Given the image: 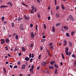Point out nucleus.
<instances>
[{
  "label": "nucleus",
  "mask_w": 76,
  "mask_h": 76,
  "mask_svg": "<svg viewBox=\"0 0 76 76\" xmlns=\"http://www.w3.org/2000/svg\"><path fill=\"white\" fill-rule=\"evenodd\" d=\"M68 50H69V48L66 47L65 48V53L66 56H68V55L70 56V54H71V53L69 52L68 53Z\"/></svg>",
  "instance_id": "1"
},
{
  "label": "nucleus",
  "mask_w": 76,
  "mask_h": 76,
  "mask_svg": "<svg viewBox=\"0 0 76 76\" xmlns=\"http://www.w3.org/2000/svg\"><path fill=\"white\" fill-rule=\"evenodd\" d=\"M32 9L31 10L34 11V12H37V9H36V7H34V6H31Z\"/></svg>",
  "instance_id": "2"
},
{
  "label": "nucleus",
  "mask_w": 76,
  "mask_h": 76,
  "mask_svg": "<svg viewBox=\"0 0 76 76\" xmlns=\"http://www.w3.org/2000/svg\"><path fill=\"white\" fill-rule=\"evenodd\" d=\"M24 17L25 19H26V20H29V17L28 16H26V15H24Z\"/></svg>",
  "instance_id": "3"
},
{
  "label": "nucleus",
  "mask_w": 76,
  "mask_h": 76,
  "mask_svg": "<svg viewBox=\"0 0 76 76\" xmlns=\"http://www.w3.org/2000/svg\"><path fill=\"white\" fill-rule=\"evenodd\" d=\"M69 18L70 19L72 20V21H75V20L74 19V18L72 17V15H69Z\"/></svg>",
  "instance_id": "4"
},
{
  "label": "nucleus",
  "mask_w": 76,
  "mask_h": 76,
  "mask_svg": "<svg viewBox=\"0 0 76 76\" xmlns=\"http://www.w3.org/2000/svg\"><path fill=\"white\" fill-rule=\"evenodd\" d=\"M31 37L32 38H34L35 37V35L34 34V32H32L31 33Z\"/></svg>",
  "instance_id": "5"
},
{
  "label": "nucleus",
  "mask_w": 76,
  "mask_h": 76,
  "mask_svg": "<svg viewBox=\"0 0 76 76\" xmlns=\"http://www.w3.org/2000/svg\"><path fill=\"white\" fill-rule=\"evenodd\" d=\"M26 67V65L25 64H23L22 65V66L21 68V69H25Z\"/></svg>",
  "instance_id": "6"
},
{
  "label": "nucleus",
  "mask_w": 76,
  "mask_h": 76,
  "mask_svg": "<svg viewBox=\"0 0 76 76\" xmlns=\"http://www.w3.org/2000/svg\"><path fill=\"white\" fill-rule=\"evenodd\" d=\"M42 66H46V65L47 64V63H46V62H42Z\"/></svg>",
  "instance_id": "7"
},
{
  "label": "nucleus",
  "mask_w": 76,
  "mask_h": 76,
  "mask_svg": "<svg viewBox=\"0 0 76 76\" xmlns=\"http://www.w3.org/2000/svg\"><path fill=\"white\" fill-rule=\"evenodd\" d=\"M23 19V18H20V17H18V21H20L21 22L22 20H22Z\"/></svg>",
  "instance_id": "8"
},
{
  "label": "nucleus",
  "mask_w": 76,
  "mask_h": 76,
  "mask_svg": "<svg viewBox=\"0 0 76 76\" xmlns=\"http://www.w3.org/2000/svg\"><path fill=\"white\" fill-rule=\"evenodd\" d=\"M7 6L1 5L0 6V8L1 9L3 7H7Z\"/></svg>",
  "instance_id": "9"
},
{
  "label": "nucleus",
  "mask_w": 76,
  "mask_h": 76,
  "mask_svg": "<svg viewBox=\"0 0 76 76\" xmlns=\"http://www.w3.org/2000/svg\"><path fill=\"white\" fill-rule=\"evenodd\" d=\"M29 70L30 71V72L31 73V74H33V73H34L33 69H30Z\"/></svg>",
  "instance_id": "10"
},
{
  "label": "nucleus",
  "mask_w": 76,
  "mask_h": 76,
  "mask_svg": "<svg viewBox=\"0 0 76 76\" xmlns=\"http://www.w3.org/2000/svg\"><path fill=\"white\" fill-rule=\"evenodd\" d=\"M64 45H65V46L67 45V41H66V40L64 41Z\"/></svg>",
  "instance_id": "11"
},
{
  "label": "nucleus",
  "mask_w": 76,
  "mask_h": 76,
  "mask_svg": "<svg viewBox=\"0 0 76 76\" xmlns=\"http://www.w3.org/2000/svg\"><path fill=\"white\" fill-rule=\"evenodd\" d=\"M1 40L2 41V42H1V44H4V42H5V41H4V39H1Z\"/></svg>",
  "instance_id": "12"
},
{
  "label": "nucleus",
  "mask_w": 76,
  "mask_h": 76,
  "mask_svg": "<svg viewBox=\"0 0 76 76\" xmlns=\"http://www.w3.org/2000/svg\"><path fill=\"white\" fill-rule=\"evenodd\" d=\"M8 4L9 5H10L11 6H13V4H12V2H7Z\"/></svg>",
  "instance_id": "13"
},
{
  "label": "nucleus",
  "mask_w": 76,
  "mask_h": 76,
  "mask_svg": "<svg viewBox=\"0 0 76 76\" xmlns=\"http://www.w3.org/2000/svg\"><path fill=\"white\" fill-rule=\"evenodd\" d=\"M25 60H26V61H28L29 60V58L28 57H26L25 58Z\"/></svg>",
  "instance_id": "14"
},
{
  "label": "nucleus",
  "mask_w": 76,
  "mask_h": 76,
  "mask_svg": "<svg viewBox=\"0 0 76 76\" xmlns=\"http://www.w3.org/2000/svg\"><path fill=\"white\" fill-rule=\"evenodd\" d=\"M5 41L6 43L9 42L10 41L9 39H6Z\"/></svg>",
  "instance_id": "15"
},
{
  "label": "nucleus",
  "mask_w": 76,
  "mask_h": 76,
  "mask_svg": "<svg viewBox=\"0 0 76 76\" xmlns=\"http://www.w3.org/2000/svg\"><path fill=\"white\" fill-rule=\"evenodd\" d=\"M52 31L53 32H55V28H54V26L52 27Z\"/></svg>",
  "instance_id": "16"
},
{
  "label": "nucleus",
  "mask_w": 76,
  "mask_h": 76,
  "mask_svg": "<svg viewBox=\"0 0 76 76\" xmlns=\"http://www.w3.org/2000/svg\"><path fill=\"white\" fill-rule=\"evenodd\" d=\"M60 25H61V24L60 23H58L56 24V26H60Z\"/></svg>",
  "instance_id": "17"
},
{
  "label": "nucleus",
  "mask_w": 76,
  "mask_h": 76,
  "mask_svg": "<svg viewBox=\"0 0 76 76\" xmlns=\"http://www.w3.org/2000/svg\"><path fill=\"white\" fill-rule=\"evenodd\" d=\"M69 43L70 47H72V43H71L70 41L69 42Z\"/></svg>",
  "instance_id": "18"
},
{
  "label": "nucleus",
  "mask_w": 76,
  "mask_h": 76,
  "mask_svg": "<svg viewBox=\"0 0 76 76\" xmlns=\"http://www.w3.org/2000/svg\"><path fill=\"white\" fill-rule=\"evenodd\" d=\"M49 68L50 69H54V67L53 66H50L49 67Z\"/></svg>",
  "instance_id": "19"
},
{
  "label": "nucleus",
  "mask_w": 76,
  "mask_h": 76,
  "mask_svg": "<svg viewBox=\"0 0 76 76\" xmlns=\"http://www.w3.org/2000/svg\"><path fill=\"white\" fill-rule=\"evenodd\" d=\"M66 35L67 37H70V35H69V34L68 33H66Z\"/></svg>",
  "instance_id": "20"
},
{
  "label": "nucleus",
  "mask_w": 76,
  "mask_h": 76,
  "mask_svg": "<svg viewBox=\"0 0 76 76\" xmlns=\"http://www.w3.org/2000/svg\"><path fill=\"white\" fill-rule=\"evenodd\" d=\"M55 63H56V62H55V61H53V62H50V63L51 64V65H53V64H54Z\"/></svg>",
  "instance_id": "21"
},
{
  "label": "nucleus",
  "mask_w": 76,
  "mask_h": 76,
  "mask_svg": "<svg viewBox=\"0 0 76 76\" xmlns=\"http://www.w3.org/2000/svg\"><path fill=\"white\" fill-rule=\"evenodd\" d=\"M22 50L23 51H25L26 49L24 48V47H22Z\"/></svg>",
  "instance_id": "22"
},
{
  "label": "nucleus",
  "mask_w": 76,
  "mask_h": 76,
  "mask_svg": "<svg viewBox=\"0 0 76 76\" xmlns=\"http://www.w3.org/2000/svg\"><path fill=\"white\" fill-rule=\"evenodd\" d=\"M61 56H62V58H63V60H64V55L63 54V53L61 54Z\"/></svg>",
  "instance_id": "23"
},
{
  "label": "nucleus",
  "mask_w": 76,
  "mask_h": 76,
  "mask_svg": "<svg viewBox=\"0 0 76 76\" xmlns=\"http://www.w3.org/2000/svg\"><path fill=\"white\" fill-rule=\"evenodd\" d=\"M61 7L62 9L63 10L64 9H65V7H64V5L63 4H61Z\"/></svg>",
  "instance_id": "24"
},
{
  "label": "nucleus",
  "mask_w": 76,
  "mask_h": 76,
  "mask_svg": "<svg viewBox=\"0 0 76 76\" xmlns=\"http://www.w3.org/2000/svg\"><path fill=\"white\" fill-rule=\"evenodd\" d=\"M20 29L21 31H23L24 30V28H23V27H20Z\"/></svg>",
  "instance_id": "25"
},
{
  "label": "nucleus",
  "mask_w": 76,
  "mask_h": 76,
  "mask_svg": "<svg viewBox=\"0 0 76 76\" xmlns=\"http://www.w3.org/2000/svg\"><path fill=\"white\" fill-rule=\"evenodd\" d=\"M11 24L12 25V27H14L15 26H14V25H15V23H14L13 22Z\"/></svg>",
  "instance_id": "26"
},
{
  "label": "nucleus",
  "mask_w": 76,
  "mask_h": 76,
  "mask_svg": "<svg viewBox=\"0 0 76 76\" xmlns=\"http://www.w3.org/2000/svg\"><path fill=\"white\" fill-rule=\"evenodd\" d=\"M51 47V49L52 50L54 48V46L53 45H52L50 47Z\"/></svg>",
  "instance_id": "27"
},
{
  "label": "nucleus",
  "mask_w": 76,
  "mask_h": 76,
  "mask_svg": "<svg viewBox=\"0 0 76 76\" xmlns=\"http://www.w3.org/2000/svg\"><path fill=\"white\" fill-rule=\"evenodd\" d=\"M54 66L55 67H56V68H58V65H54Z\"/></svg>",
  "instance_id": "28"
},
{
  "label": "nucleus",
  "mask_w": 76,
  "mask_h": 76,
  "mask_svg": "<svg viewBox=\"0 0 76 76\" xmlns=\"http://www.w3.org/2000/svg\"><path fill=\"white\" fill-rule=\"evenodd\" d=\"M53 45V43L52 42H50V43L49 45V47H50V46H51L52 45Z\"/></svg>",
  "instance_id": "29"
},
{
  "label": "nucleus",
  "mask_w": 76,
  "mask_h": 76,
  "mask_svg": "<svg viewBox=\"0 0 76 76\" xmlns=\"http://www.w3.org/2000/svg\"><path fill=\"white\" fill-rule=\"evenodd\" d=\"M15 51H18L19 50V49L17 48V47L15 48V50H14Z\"/></svg>",
  "instance_id": "30"
},
{
  "label": "nucleus",
  "mask_w": 76,
  "mask_h": 76,
  "mask_svg": "<svg viewBox=\"0 0 76 76\" xmlns=\"http://www.w3.org/2000/svg\"><path fill=\"white\" fill-rule=\"evenodd\" d=\"M17 64H18V65H19V66H20V61H18L17 62Z\"/></svg>",
  "instance_id": "31"
},
{
  "label": "nucleus",
  "mask_w": 76,
  "mask_h": 76,
  "mask_svg": "<svg viewBox=\"0 0 76 76\" xmlns=\"http://www.w3.org/2000/svg\"><path fill=\"white\" fill-rule=\"evenodd\" d=\"M57 73V69H56L55 71V74L56 75Z\"/></svg>",
  "instance_id": "32"
},
{
  "label": "nucleus",
  "mask_w": 76,
  "mask_h": 76,
  "mask_svg": "<svg viewBox=\"0 0 76 76\" xmlns=\"http://www.w3.org/2000/svg\"><path fill=\"white\" fill-rule=\"evenodd\" d=\"M34 66L33 65H32L31 66V69H32L33 70L34 69Z\"/></svg>",
  "instance_id": "33"
},
{
  "label": "nucleus",
  "mask_w": 76,
  "mask_h": 76,
  "mask_svg": "<svg viewBox=\"0 0 76 76\" xmlns=\"http://www.w3.org/2000/svg\"><path fill=\"white\" fill-rule=\"evenodd\" d=\"M59 9V6H58L56 7V10H58Z\"/></svg>",
  "instance_id": "34"
},
{
  "label": "nucleus",
  "mask_w": 76,
  "mask_h": 76,
  "mask_svg": "<svg viewBox=\"0 0 76 76\" xmlns=\"http://www.w3.org/2000/svg\"><path fill=\"white\" fill-rule=\"evenodd\" d=\"M33 46H34V45H33L32 44H31L30 45V47H31V48L33 47Z\"/></svg>",
  "instance_id": "35"
},
{
  "label": "nucleus",
  "mask_w": 76,
  "mask_h": 76,
  "mask_svg": "<svg viewBox=\"0 0 76 76\" xmlns=\"http://www.w3.org/2000/svg\"><path fill=\"white\" fill-rule=\"evenodd\" d=\"M41 55H39L38 57V59H41Z\"/></svg>",
  "instance_id": "36"
},
{
  "label": "nucleus",
  "mask_w": 76,
  "mask_h": 76,
  "mask_svg": "<svg viewBox=\"0 0 76 76\" xmlns=\"http://www.w3.org/2000/svg\"><path fill=\"white\" fill-rule=\"evenodd\" d=\"M56 15L57 18H59V17H60V15H59L58 14H56Z\"/></svg>",
  "instance_id": "37"
},
{
  "label": "nucleus",
  "mask_w": 76,
  "mask_h": 76,
  "mask_svg": "<svg viewBox=\"0 0 76 76\" xmlns=\"http://www.w3.org/2000/svg\"><path fill=\"white\" fill-rule=\"evenodd\" d=\"M72 57H73L74 58H75V57H76V56H75V55L74 54H72Z\"/></svg>",
  "instance_id": "38"
},
{
  "label": "nucleus",
  "mask_w": 76,
  "mask_h": 76,
  "mask_svg": "<svg viewBox=\"0 0 76 76\" xmlns=\"http://www.w3.org/2000/svg\"><path fill=\"white\" fill-rule=\"evenodd\" d=\"M15 38L16 39H18V38H19V37L18 35H16L15 36Z\"/></svg>",
  "instance_id": "39"
},
{
  "label": "nucleus",
  "mask_w": 76,
  "mask_h": 76,
  "mask_svg": "<svg viewBox=\"0 0 76 76\" xmlns=\"http://www.w3.org/2000/svg\"><path fill=\"white\" fill-rule=\"evenodd\" d=\"M39 13H38L37 17H38V18H41V17L40 16V15L38 14Z\"/></svg>",
  "instance_id": "40"
},
{
  "label": "nucleus",
  "mask_w": 76,
  "mask_h": 76,
  "mask_svg": "<svg viewBox=\"0 0 76 76\" xmlns=\"http://www.w3.org/2000/svg\"><path fill=\"white\" fill-rule=\"evenodd\" d=\"M64 28L65 29H68V28H67V27H66V26H64Z\"/></svg>",
  "instance_id": "41"
},
{
  "label": "nucleus",
  "mask_w": 76,
  "mask_h": 76,
  "mask_svg": "<svg viewBox=\"0 0 76 76\" xmlns=\"http://www.w3.org/2000/svg\"><path fill=\"white\" fill-rule=\"evenodd\" d=\"M4 17H2L1 18V20H4Z\"/></svg>",
  "instance_id": "42"
},
{
  "label": "nucleus",
  "mask_w": 76,
  "mask_h": 76,
  "mask_svg": "<svg viewBox=\"0 0 76 76\" xmlns=\"http://www.w3.org/2000/svg\"><path fill=\"white\" fill-rule=\"evenodd\" d=\"M14 68L16 69V68H18V66H17V65H15L14 66Z\"/></svg>",
  "instance_id": "43"
},
{
  "label": "nucleus",
  "mask_w": 76,
  "mask_h": 76,
  "mask_svg": "<svg viewBox=\"0 0 76 76\" xmlns=\"http://www.w3.org/2000/svg\"><path fill=\"white\" fill-rule=\"evenodd\" d=\"M71 35H72V36H73V35H74V32L72 31L71 32Z\"/></svg>",
  "instance_id": "44"
},
{
  "label": "nucleus",
  "mask_w": 76,
  "mask_h": 76,
  "mask_svg": "<svg viewBox=\"0 0 76 76\" xmlns=\"http://www.w3.org/2000/svg\"><path fill=\"white\" fill-rule=\"evenodd\" d=\"M34 54H31V58H34Z\"/></svg>",
  "instance_id": "45"
},
{
  "label": "nucleus",
  "mask_w": 76,
  "mask_h": 76,
  "mask_svg": "<svg viewBox=\"0 0 76 76\" xmlns=\"http://www.w3.org/2000/svg\"><path fill=\"white\" fill-rule=\"evenodd\" d=\"M44 27L45 29H46V26H45V24H44Z\"/></svg>",
  "instance_id": "46"
},
{
  "label": "nucleus",
  "mask_w": 76,
  "mask_h": 76,
  "mask_svg": "<svg viewBox=\"0 0 76 76\" xmlns=\"http://www.w3.org/2000/svg\"><path fill=\"white\" fill-rule=\"evenodd\" d=\"M3 71L4 72V73H6V69H3Z\"/></svg>",
  "instance_id": "47"
},
{
  "label": "nucleus",
  "mask_w": 76,
  "mask_h": 76,
  "mask_svg": "<svg viewBox=\"0 0 76 76\" xmlns=\"http://www.w3.org/2000/svg\"><path fill=\"white\" fill-rule=\"evenodd\" d=\"M20 28H21V27H23V24H20Z\"/></svg>",
  "instance_id": "48"
},
{
  "label": "nucleus",
  "mask_w": 76,
  "mask_h": 76,
  "mask_svg": "<svg viewBox=\"0 0 76 76\" xmlns=\"http://www.w3.org/2000/svg\"><path fill=\"white\" fill-rule=\"evenodd\" d=\"M36 31H38V26H36Z\"/></svg>",
  "instance_id": "49"
},
{
  "label": "nucleus",
  "mask_w": 76,
  "mask_h": 76,
  "mask_svg": "<svg viewBox=\"0 0 76 76\" xmlns=\"http://www.w3.org/2000/svg\"><path fill=\"white\" fill-rule=\"evenodd\" d=\"M29 57L31 58V53H30L29 54Z\"/></svg>",
  "instance_id": "50"
},
{
  "label": "nucleus",
  "mask_w": 76,
  "mask_h": 76,
  "mask_svg": "<svg viewBox=\"0 0 76 76\" xmlns=\"http://www.w3.org/2000/svg\"><path fill=\"white\" fill-rule=\"evenodd\" d=\"M48 19L49 20H50L51 19V17H48Z\"/></svg>",
  "instance_id": "51"
},
{
  "label": "nucleus",
  "mask_w": 76,
  "mask_h": 76,
  "mask_svg": "<svg viewBox=\"0 0 76 76\" xmlns=\"http://www.w3.org/2000/svg\"><path fill=\"white\" fill-rule=\"evenodd\" d=\"M30 27L31 28H32V27H33V25L32 24H30Z\"/></svg>",
  "instance_id": "52"
},
{
  "label": "nucleus",
  "mask_w": 76,
  "mask_h": 76,
  "mask_svg": "<svg viewBox=\"0 0 76 76\" xmlns=\"http://www.w3.org/2000/svg\"><path fill=\"white\" fill-rule=\"evenodd\" d=\"M33 11V10H31V14H32V13H34V11Z\"/></svg>",
  "instance_id": "53"
},
{
  "label": "nucleus",
  "mask_w": 76,
  "mask_h": 76,
  "mask_svg": "<svg viewBox=\"0 0 76 76\" xmlns=\"http://www.w3.org/2000/svg\"><path fill=\"white\" fill-rule=\"evenodd\" d=\"M5 48L6 50H8V48L7 46L5 47Z\"/></svg>",
  "instance_id": "54"
},
{
  "label": "nucleus",
  "mask_w": 76,
  "mask_h": 76,
  "mask_svg": "<svg viewBox=\"0 0 76 76\" xmlns=\"http://www.w3.org/2000/svg\"><path fill=\"white\" fill-rule=\"evenodd\" d=\"M40 50H43V48H42V47L41 46L40 47Z\"/></svg>",
  "instance_id": "55"
},
{
  "label": "nucleus",
  "mask_w": 76,
  "mask_h": 76,
  "mask_svg": "<svg viewBox=\"0 0 76 76\" xmlns=\"http://www.w3.org/2000/svg\"><path fill=\"white\" fill-rule=\"evenodd\" d=\"M18 54L19 56H21V55H22V53H18Z\"/></svg>",
  "instance_id": "56"
},
{
  "label": "nucleus",
  "mask_w": 76,
  "mask_h": 76,
  "mask_svg": "<svg viewBox=\"0 0 76 76\" xmlns=\"http://www.w3.org/2000/svg\"><path fill=\"white\" fill-rule=\"evenodd\" d=\"M7 55H8V56H9V57H12V56L10 55L9 54V53H8L7 54Z\"/></svg>",
  "instance_id": "57"
},
{
  "label": "nucleus",
  "mask_w": 76,
  "mask_h": 76,
  "mask_svg": "<svg viewBox=\"0 0 76 76\" xmlns=\"http://www.w3.org/2000/svg\"><path fill=\"white\" fill-rule=\"evenodd\" d=\"M40 67V66H39V67H37V70H39V69Z\"/></svg>",
  "instance_id": "58"
},
{
  "label": "nucleus",
  "mask_w": 76,
  "mask_h": 76,
  "mask_svg": "<svg viewBox=\"0 0 76 76\" xmlns=\"http://www.w3.org/2000/svg\"><path fill=\"white\" fill-rule=\"evenodd\" d=\"M37 2H38V3H41V2H40V1L39 0H37Z\"/></svg>",
  "instance_id": "59"
},
{
  "label": "nucleus",
  "mask_w": 76,
  "mask_h": 76,
  "mask_svg": "<svg viewBox=\"0 0 76 76\" xmlns=\"http://www.w3.org/2000/svg\"><path fill=\"white\" fill-rule=\"evenodd\" d=\"M10 68H12L13 67V66H12V65H10Z\"/></svg>",
  "instance_id": "60"
},
{
  "label": "nucleus",
  "mask_w": 76,
  "mask_h": 76,
  "mask_svg": "<svg viewBox=\"0 0 76 76\" xmlns=\"http://www.w3.org/2000/svg\"><path fill=\"white\" fill-rule=\"evenodd\" d=\"M42 38H45V36H42Z\"/></svg>",
  "instance_id": "61"
},
{
  "label": "nucleus",
  "mask_w": 76,
  "mask_h": 76,
  "mask_svg": "<svg viewBox=\"0 0 76 76\" xmlns=\"http://www.w3.org/2000/svg\"><path fill=\"white\" fill-rule=\"evenodd\" d=\"M32 60H33V59H32V58H31V59H30V61L31 62H32Z\"/></svg>",
  "instance_id": "62"
},
{
  "label": "nucleus",
  "mask_w": 76,
  "mask_h": 76,
  "mask_svg": "<svg viewBox=\"0 0 76 76\" xmlns=\"http://www.w3.org/2000/svg\"><path fill=\"white\" fill-rule=\"evenodd\" d=\"M13 37H15V35H16V33H15L13 34Z\"/></svg>",
  "instance_id": "63"
},
{
  "label": "nucleus",
  "mask_w": 76,
  "mask_h": 76,
  "mask_svg": "<svg viewBox=\"0 0 76 76\" xmlns=\"http://www.w3.org/2000/svg\"><path fill=\"white\" fill-rule=\"evenodd\" d=\"M60 64L61 65V66H62V65H63V62H61L60 63Z\"/></svg>",
  "instance_id": "64"
}]
</instances>
